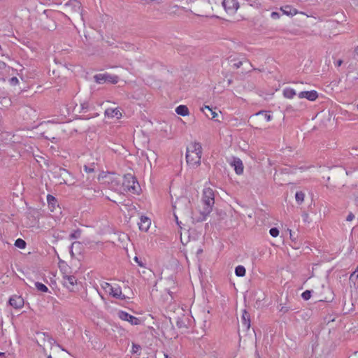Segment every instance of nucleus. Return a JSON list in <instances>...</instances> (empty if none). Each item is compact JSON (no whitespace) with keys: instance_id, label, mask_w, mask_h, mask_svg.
Here are the masks:
<instances>
[{"instance_id":"1","label":"nucleus","mask_w":358,"mask_h":358,"mask_svg":"<svg viewBox=\"0 0 358 358\" xmlns=\"http://www.w3.org/2000/svg\"><path fill=\"white\" fill-rule=\"evenodd\" d=\"M202 147L199 143L192 142L187 147L186 162L190 168H196L201 164Z\"/></svg>"},{"instance_id":"2","label":"nucleus","mask_w":358,"mask_h":358,"mask_svg":"<svg viewBox=\"0 0 358 358\" xmlns=\"http://www.w3.org/2000/svg\"><path fill=\"white\" fill-rule=\"evenodd\" d=\"M202 202L204 205L203 210L201 212V216L196 218L198 222L206 220L211 213L215 203V193L212 188L205 187L203 190Z\"/></svg>"},{"instance_id":"3","label":"nucleus","mask_w":358,"mask_h":358,"mask_svg":"<svg viewBox=\"0 0 358 358\" xmlns=\"http://www.w3.org/2000/svg\"><path fill=\"white\" fill-rule=\"evenodd\" d=\"M101 287L106 293L117 299L124 300L127 298L125 294L122 293L121 287L117 283L104 282L101 284Z\"/></svg>"},{"instance_id":"4","label":"nucleus","mask_w":358,"mask_h":358,"mask_svg":"<svg viewBox=\"0 0 358 358\" xmlns=\"http://www.w3.org/2000/svg\"><path fill=\"white\" fill-rule=\"evenodd\" d=\"M189 203V200L185 196L179 197L175 201L173 207L174 210V217L178 224V216L176 213L184 214L188 210Z\"/></svg>"},{"instance_id":"5","label":"nucleus","mask_w":358,"mask_h":358,"mask_svg":"<svg viewBox=\"0 0 358 358\" xmlns=\"http://www.w3.org/2000/svg\"><path fill=\"white\" fill-rule=\"evenodd\" d=\"M94 80L98 84L109 83L116 84L119 81V77L108 73H99L94 76Z\"/></svg>"},{"instance_id":"6","label":"nucleus","mask_w":358,"mask_h":358,"mask_svg":"<svg viewBox=\"0 0 358 358\" xmlns=\"http://www.w3.org/2000/svg\"><path fill=\"white\" fill-rule=\"evenodd\" d=\"M136 184H137V182L136 180V178L131 174L124 175L122 178V190L126 192H136Z\"/></svg>"},{"instance_id":"7","label":"nucleus","mask_w":358,"mask_h":358,"mask_svg":"<svg viewBox=\"0 0 358 358\" xmlns=\"http://www.w3.org/2000/svg\"><path fill=\"white\" fill-rule=\"evenodd\" d=\"M117 316L120 320L129 322L132 325H138L141 324V320L139 318L136 317L125 311H119Z\"/></svg>"},{"instance_id":"8","label":"nucleus","mask_w":358,"mask_h":358,"mask_svg":"<svg viewBox=\"0 0 358 358\" xmlns=\"http://www.w3.org/2000/svg\"><path fill=\"white\" fill-rule=\"evenodd\" d=\"M222 6L225 11L229 14H234L239 8L237 0H223Z\"/></svg>"},{"instance_id":"9","label":"nucleus","mask_w":358,"mask_h":358,"mask_svg":"<svg viewBox=\"0 0 358 358\" xmlns=\"http://www.w3.org/2000/svg\"><path fill=\"white\" fill-rule=\"evenodd\" d=\"M63 285L70 291H73V287L77 285V279L73 275L64 274L62 277Z\"/></svg>"},{"instance_id":"10","label":"nucleus","mask_w":358,"mask_h":358,"mask_svg":"<svg viewBox=\"0 0 358 358\" xmlns=\"http://www.w3.org/2000/svg\"><path fill=\"white\" fill-rule=\"evenodd\" d=\"M318 97V94L316 91H303L301 92L295 101H300L301 99L306 98L309 101H315Z\"/></svg>"},{"instance_id":"11","label":"nucleus","mask_w":358,"mask_h":358,"mask_svg":"<svg viewBox=\"0 0 358 358\" xmlns=\"http://www.w3.org/2000/svg\"><path fill=\"white\" fill-rule=\"evenodd\" d=\"M105 115L109 118H116L117 120L122 117L121 109L117 108H108L105 110Z\"/></svg>"},{"instance_id":"12","label":"nucleus","mask_w":358,"mask_h":358,"mask_svg":"<svg viewBox=\"0 0 358 358\" xmlns=\"http://www.w3.org/2000/svg\"><path fill=\"white\" fill-rule=\"evenodd\" d=\"M306 192L303 190H297L294 195L296 208H303V203L306 198Z\"/></svg>"},{"instance_id":"13","label":"nucleus","mask_w":358,"mask_h":358,"mask_svg":"<svg viewBox=\"0 0 358 358\" xmlns=\"http://www.w3.org/2000/svg\"><path fill=\"white\" fill-rule=\"evenodd\" d=\"M9 303L15 309H20L24 306V299L22 296L14 295L9 299Z\"/></svg>"},{"instance_id":"14","label":"nucleus","mask_w":358,"mask_h":358,"mask_svg":"<svg viewBox=\"0 0 358 358\" xmlns=\"http://www.w3.org/2000/svg\"><path fill=\"white\" fill-rule=\"evenodd\" d=\"M138 228L142 231H148L151 225V220L146 216H141L140 217V222L138 223Z\"/></svg>"},{"instance_id":"15","label":"nucleus","mask_w":358,"mask_h":358,"mask_svg":"<svg viewBox=\"0 0 358 358\" xmlns=\"http://www.w3.org/2000/svg\"><path fill=\"white\" fill-rule=\"evenodd\" d=\"M187 11H188V10L186 8L183 6H180L176 4L170 6L169 8V13L172 15L180 16L182 14L183 12Z\"/></svg>"},{"instance_id":"16","label":"nucleus","mask_w":358,"mask_h":358,"mask_svg":"<svg viewBox=\"0 0 358 358\" xmlns=\"http://www.w3.org/2000/svg\"><path fill=\"white\" fill-rule=\"evenodd\" d=\"M291 14V7L289 6H285L280 9V12H273L271 13V17L274 20L278 19L281 15L289 16Z\"/></svg>"},{"instance_id":"17","label":"nucleus","mask_w":358,"mask_h":358,"mask_svg":"<svg viewBox=\"0 0 358 358\" xmlns=\"http://www.w3.org/2000/svg\"><path fill=\"white\" fill-rule=\"evenodd\" d=\"M231 165L234 168L236 174L241 175L243 173V164L239 158H234Z\"/></svg>"},{"instance_id":"18","label":"nucleus","mask_w":358,"mask_h":358,"mask_svg":"<svg viewBox=\"0 0 358 358\" xmlns=\"http://www.w3.org/2000/svg\"><path fill=\"white\" fill-rule=\"evenodd\" d=\"M176 113L181 116H187L189 114V110L185 105H180L176 107Z\"/></svg>"},{"instance_id":"19","label":"nucleus","mask_w":358,"mask_h":358,"mask_svg":"<svg viewBox=\"0 0 358 358\" xmlns=\"http://www.w3.org/2000/svg\"><path fill=\"white\" fill-rule=\"evenodd\" d=\"M249 317L250 316H249V314L248 313V312L245 310H244L243 313V315H242V320H243V324L247 328H249L250 326V321Z\"/></svg>"},{"instance_id":"20","label":"nucleus","mask_w":358,"mask_h":358,"mask_svg":"<svg viewBox=\"0 0 358 358\" xmlns=\"http://www.w3.org/2000/svg\"><path fill=\"white\" fill-rule=\"evenodd\" d=\"M235 273L238 277H243L245 275L246 270L243 266L239 265L236 267Z\"/></svg>"},{"instance_id":"21","label":"nucleus","mask_w":358,"mask_h":358,"mask_svg":"<svg viewBox=\"0 0 358 358\" xmlns=\"http://www.w3.org/2000/svg\"><path fill=\"white\" fill-rule=\"evenodd\" d=\"M131 352L133 355H136L137 356H141V347L140 345L132 343Z\"/></svg>"},{"instance_id":"22","label":"nucleus","mask_w":358,"mask_h":358,"mask_svg":"<svg viewBox=\"0 0 358 358\" xmlns=\"http://www.w3.org/2000/svg\"><path fill=\"white\" fill-rule=\"evenodd\" d=\"M26 245V242L22 238H17L15 242V245L20 249H24Z\"/></svg>"},{"instance_id":"23","label":"nucleus","mask_w":358,"mask_h":358,"mask_svg":"<svg viewBox=\"0 0 358 358\" xmlns=\"http://www.w3.org/2000/svg\"><path fill=\"white\" fill-rule=\"evenodd\" d=\"M35 286H36V289L41 292H47L48 291V287L41 282H36Z\"/></svg>"},{"instance_id":"24","label":"nucleus","mask_w":358,"mask_h":358,"mask_svg":"<svg viewBox=\"0 0 358 358\" xmlns=\"http://www.w3.org/2000/svg\"><path fill=\"white\" fill-rule=\"evenodd\" d=\"M47 201H48V205L49 206H55L57 204V201L55 199V197L53 196L51 194H48V196H47Z\"/></svg>"},{"instance_id":"25","label":"nucleus","mask_w":358,"mask_h":358,"mask_svg":"<svg viewBox=\"0 0 358 358\" xmlns=\"http://www.w3.org/2000/svg\"><path fill=\"white\" fill-rule=\"evenodd\" d=\"M205 109H207L209 110L211 113V119H215L217 116V113L213 110L212 108H210L208 106H205L201 108L202 111H204Z\"/></svg>"},{"instance_id":"26","label":"nucleus","mask_w":358,"mask_h":358,"mask_svg":"<svg viewBox=\"0 0 358 358\" xmlns=\"http://www.w3.org/2000/svg\"><path fill=\"white\" fill-rule=\"evenodd\" d=\"M256 115H261L264 116V119L267 122H268V121H270L271 120V115L268 113H267V112L261 111V112L257 113Z\"/></svg>"},{"instance_id":"27","label":"nucleus","mask_w":358,"mask_h":358,"mask_svg":"<svg viewBox=\"0 0 358 358\" xmlns=\"http://www.w3.org/2000/svg\"><path fill=\"white\" fill-rule=\"evenodd\" d=\"M269 234L271 236L275 238V237L278 236V235H279V230L275 227L271 228L269 230Z\"/></svg>"},{"instance_id":"28","label":"nucleus","mask_w":358,"mask_h":358,"mask_svg":"<svg viewBox=\"0 0 358 358\" xmlns=\"http://www.w3.org/2000/svg\"><path fill=\"white\" fill-rule=\"evenodd\" d=\"M301 296L305 301L308 300L311 297V291L306 290L303 292L301 294Z\"/></svg>"},{"instance_id":"29","label":"nucleus","mask_w":358,"mask_h":358,"mask_svg":"<svg viewBox=\"0 0 358 358\" xmlns=\"http://www.w3.org/2000/svg\"><path fill=\"white\" fill-rule=\"evenodd\" d=\"M89 108V103L87 101L80 103L79 112L85 110H87Z\"/></svg>"},{"instance_id":"30","label":"nucleus","mask_w":358,"mask_h":358,"mask_svg":"<svg viewBox=\"0 0 358 358\" xmlns=\"http://www.w3.org/2000/svg\"><path fill=\"white\" fill-rule=\"evenodd\" d=\"M83 169L84 171L87 173H92L94 171V169L93 167H90L86 165L84 166Z\"/></svg>"},{"instance_id":"31","label":"nucleus","mask_w":358,"mask_h":358,"mask_svg":"<svg viewBox=\"0 0 358 358\" xmlns=\"http://www.w3.org/2000/svg\"><path fill=\"white\" fill-rule=\"evenodd\" d=\"M288 310H289V307L280 305V308H279L280 312H281L282 313H285Z\"/></svg>"},{"instance_id":"32","label":"nucleus","mask_w":358,"mask_h":358,"mask_svg":"<svg viewBox=\"0 0 358 358\" xmlns=\"http://www.w3.org/2000/svg\"><path fill=\"white\" fill-rule=\"evenodd\" d=\"M302 217H303V222H309V220H308L309 216H308V214L307 213H303L302 214Z\"/></svg>"},{"instance_id":"33","label":"nucleus","mask_w":358,"mask_h":358,"mask_svg":"<svg viewBox=\"0 0 358 358\" xmlns=\"http://www.w3.org/2000/svg\"><path fill=\"white\" fill-rule=\"evenodd\" d=\"M296 102H299V103H297V105H299V106L296 108L297 110H301V109H303L305 108V104L303 103L300 102L299 101H294V103H296Z\"/></svg>"},{"instance_id":"34","label":"nucleus","mask_w":358,"mask_h":358,"mask_svg":"<svg viewBox=\"0 0 358 358\" xmlns=\"http://www.w3.org/2000/svg\"><path fill=\"white\" fill-rule=\"evenodd\" d=\"M355 218V215L352 213H350L346 217V220L348 222L352 221Z\"/></svg>"},{"instance_id":"35","label":"nucleus","mask_w":358,"mask_h":358,"mask_svg":"<svg viewBox=\"0 0 358 358\" xmlns=\"http://www.w3.org/2000/svg\"><path fill=\"white\" fill-rule=\"evenodd\" d=\"M134 259L141 267H143V264L138 261V258L137 257H135Z\"/></svg>"},{"instance_id":"36","label":"nucleus","mask_w":358,"mask_h":358,"mask_svg":"<svg viewBox=\"0 0 358 358\" xmlns=\"http://www.w3.org/2000/svg\"><path fill=\"white\" fill-rule=\"evenodd\" d=\"M11 83H15V84H16V83H18V80H17V78H15V77L12 78H11Z\"/></svg>"},{"instance_id":"37","label":"nucleus","mask_w":358,"mask_h":358,"mask_svg":"<svg viewBox=\"0 0 358 358\" xmlns=\"http://www.w3.org/2000/svg\"><path fill=\"white\" fill-rule=\"evenodd\" d=\"M48 358H60L57 355L53 354V355H50Z\"/></svg>"},{"instance_id":"38","label":"nucleus","mask_w":358,"mask_h":358,"mask_svg":"<svg viewBox=\"0 0 358 358\" xmlns=\"http://www.w3.org/2000/svg\"><path fill=\"white\" fill-rule=\"evenodd\" d=\"M195 1H196V0H186V3H187V4H189V3H194Z\"/></svg>"},{"instance_id":"39","label":"nucleus","mask_w":358,"mask_h":358,"mask_svg":"<svg viewBox=\"0 0 358 358\" xmlns=\"http://www.w3.org/2000/svg\"><path fill=\"white\" fill-rule=\"evenodd\" d=\"M289 93H290V92H287V91H286V90L284 92V94H285V96H287V97H289V96L288 95V94H289Z\"/></svg>"},{"instance_id":"40","label":"nucleus","mask_w":358,"mask_h":358,"mask_svg":"<svg viewBox=\"0 0 358 358\" xmlns=\"http://www.w3.org/2000/svg\"><path fill=\"white\" fill-rule=\"evenodd\" d=\"M0 357L5 358L6 357V354L4 352H0Z\"/></svg>"},{"instance_id":"41","label":"nucleus","mask_w":358,"mask_h":358,"mask_svg":"<svg viewBox=\"0 0 358 358\" xmlns=\"http://www.w3.org/2000/svg\"><path fill=\"white\" fill-rule=\"evenodd\" d=\"M342 63H343V61L341 59L337 62L338 66H341L342 64Z\"/></svg>"},{"instance_id":"42","label":"nucleus","mask_w":358,"mask_h":358,"mask_svg":"<svg viewBox=\"0 0 358 358\" xmlns=\"http://www.w3.org/2000/svg\"><path fill=\"white\" fill-rule=\"evenodd\" d=\"M292 97L294 96V95H295V94H296V93H295V92H294V90H292Z\"/></svg>"}]
</instances>
